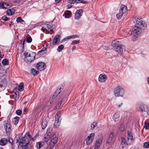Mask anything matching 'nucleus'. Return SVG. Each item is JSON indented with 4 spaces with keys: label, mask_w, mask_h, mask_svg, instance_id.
<instances>
[{
    "label": "nucleus",
    "mask_w": 149,
    "mask_h": 149,
    "mask_svg": "<svg viewBox=\"0 0 149 149\" xmlns=\"http://www.w3.org/2000/svg\"><path fill=\"white\" fill-rule=\"evenodd\" d=\"M143 146L145 148H149V142H145L144 143Z\"/></svg>",
    "instance_id": "obj_39"
},
{
    "label": "nucleus",
    "mask_w": 149,
    "mask_h": 149,
    "mask_svg": "<svg viewBox=\"0 0 149 149\" xmlns=\"http://www.w3.org/2000/svg\"><path fill=\"white\" fill-rule=\"evenodd\" d=\"M144 125H145V127L147 129L149 128V124L147 123L146 121H145L144 122Z\"/></svg>",
    "instance_id": "obj_48"
},
{
    "label": "nucleus",
    "mask_w": 149,
    "mask_h": 149,
    "mask_svg": "<svg viewBox=\"0 0 149 149\" xmlns=\"http://www.w3.org/2000/svg\"><path fill=\"white\" fill-rule=\"evenodd\" d=\"M24 55L25 56V61L26 62L30 63L34 60L36 53L32 52H25Z\"/></svg>",
    "instance_id": "obj_4"
},
{
    "label": "nucleus",
    "mask_w": 149,
    "mask_h": 149,
    "mask_svg": "<svg viewBox=\"0 0 149 149\" xmlns=\"http://www.w3.org/2000/svg\"><path fill=\"white\" fill-rule=\"evenodd\" d=\"M123 15V13L120 11L119 13L117 14L116 15V17L118 19H120L121 18Z\"/></svg>",
    "instance_id": "obj_38"
},
{
    "label": "nucleus",
    "mask_w": 149,
    "mask_h": 149,
    "mask_svg": "<svg viewBox=\"0 0 149 149\" xmlns=\"http://www.w3.org/2000/svg\"><path fill=\"white\" fill-rule=\"evenodd\" d=\"M114 137V134L113 133L111 132V133L109 135V137L111 138L112 139Z\"/></svg>",
    "instance_id": "obj_54"
},
{
    "label": "nucleus",
    "mask_w": 149,
    "mask_h": 149,
    "mask_svg": "<svg viewBox=\"0 0 149 149\" xmlns=\"http://www.w3.org/2000/svg\"><path fill=\"white\" fill-rule=\"evenodd\" d=\"M22 20L21 17H19L17 18L16 22L17 23H19Z\"/></svg>",
    "instance_id": "obj_50"
},
{
    "label": "nucleus",
    "mask_w": 149,
    "mask_h": 149,
    "mask_svg": "<svg viewBox=\"0 0 149 149\" xmlns=\"http://www.w3.org/2000/svg\"><path fill=\"white\" fill-rule=\"evenodd\" d=\"M22 134H19L16 136V143H18L19 144L20 143V142L19 141V140L20 139L21 137Z\"/></svg>",
    "instance_id": "obj_26"
},
{
    "label": "nucleus",
    "mask_w": 149,
    "mask_h": 149,
    "mask_svg": "<svg viewBox=\"0 0 149 149\" xmlns=\"http://www.w3.org/2000/svg\"><path fill=\"white\" fill-rule=\"evenodd\" d=\"M10 10H11V13H12L13 14V15L14 14V13L15 12V9L13 8H12Z\"/></svg>",
    "instance_id": "obj_55"
},
{
    "label": "nucleus",
    "mask_w": 149,
    "mask_h": 149,
    "mask_svg": "<svg viewBox=\"0 0 149 149\" xmlns=\"http://www.w3.org/2000/svg\"><path fill=\"white\" fill-rule=\"evenodd\" d=\"M48 123V122L45 119H43L41 123L42 128V129H44L47 126Z\"/></svg>",
    "instance_id": "obj_22"
},
{
    "label": "nucleus",
    "mask_w": 149,
    "mask_h": 149,
    "mask_svg": "<svg viewBox=\"0 0 149 149\" xmlns=\"http://www.w3.org/2000/svg\"><path fill=\"white\" fill-rule=\"evenodd\" d=\"M82 13L83 11L82 10H77L75 14L74 17L75 19L77 20L79 19L82 15Z\"/></svg>",
    "instance_id": "obj_13"
},
{
    "label": "nucleus",
    "mask_w": 149,
    "mask_h": 149,
    "mask_svg": "<svg viewBox=\"0 0 149 149\" xmlns=\"http://www.w3.org/2000/svg\"><path fill=\"white\" fill-rule=\"evenodd\" d=\"M0 60L1 59V58H3L4 56L3 54L1 55L0 54Z\"/></svg>",
    "instance_id": "obj_64"
},
{
    "label": "nucleus",
    "mask_w": 149,
    "mask_h": 149,
    "mask_svg": "<svg viewBox=\"0 0 149 149\" xmlns=\"http://www.w3.org/2000/svg\"><path fill=\"white\" fill-rule=\"evenodd\" d=\"M61 37V36L60 35H57L53 39L52 44L54 45H56L60 41V38Z\"/></svg>",
    "instance_id": "obj_16"
},
{
    "label": "nucleus",
    "mask_w": 149,
    "mask_h": 149,
    "mask_svg": "<svg viewBox=\"0 0 149 149\" xmlns=\"http://www.w3.org/2000/svg\"><path fill=\"white\" fill-rule=\"evenodd\" d=\"M6 4V3L1 2L0 3V8L6 9V8L5 6V5Z\"/></svg>",
    "instance_id": "obj_33"
},
{
    "label": "nucleus",
    "mask_w": 149,
    "mask_h": 149,
    "mask_svg": "<svg viewBox=\"0 0 149 149\" xmlns=\"http://www.w3.org/2000/svg\"><path fill=\"white\" fill-rule=\"evenodd\" d=\"M49 134H50V133H49ZM44 136H46V137H47L48 136L50 137V135L49 134V133H47L46 134H45Z\"/></svg>",
    "instance_id": "obj_60"
},
{
    "label": "nucleus",
    "mask_w": 149,
    "mask_h": 149,
    "mask_svg": "<svg viewBox=\"0 0 149 149\" xmlns=\"http://www.w3.org/2000/svg\"><path fill=\"white\" fill-rule=\"evenodd\" d=\"M120 130L122 131H123L124 130V127L123 125H121L120 126Z\"/></svg>",
    "instance_id": "obj_56"
},
{
    "label": "nucleus",
    "mask_w": 149,
    "mask_h": 149,
    "mask_svg": "<svg viewBox=\"0 0 149 149\" xmlns=\"http://www.w3.org/2000/svg\"><path fill=\"white\" fill-rule=\"evenodd\" d=\"M112 45L113 47L114 48L116 51L118 53H124L126 50L125 46L123 45H120L119 41L117 40L113 41Z\"/></svg>",
    "instance_id": "obj_2"
},
{
    "label": "nucleus",
    "mask_w": 149,
    "mask_h": 149,
    "mask_svg": "<svg viewBox=\"0 0 149 149\" xmlns=\"http://www.w3.org/2000/svg\"><path fill=\"white\" fill-rule=\"evenodd\" d=\"M8 142L10 143L13 149H14L15 148L13 147V140L12 138L10 137H8Z\"/></svg>",
    "instance_id": "obj_30"
},
{
    "label": "nucleus",
    "mask_w": 149,
    "mask_h": 149,
    "mask_svg": "<svg viewBox=\"0 0 149 149\" xmlns=\"http://www.w3.org/2000/svg\"><path fill=\"white\" fill-rule=\"evenodd\" d=\"M107 78V76L106 75L100 74L99 77V80L101 82H104L106 80Z\"/></svg>",
    "instance_id": "obj_17"
},
{
    "label": "nucleus",
    "mask_w": 149,
    "mask_h": 149,
    "mask_svg": "<svg viewBox=\"0 0 149 149\" xmlns=\"http://www.w3.org/2000/svg\"><path fill=\"white\" fill-rule=\"evenodd\" d=\"M137 36H136V35L134 34V35H133L132 37V39L133 41H134L137 39Z\"/></svg>",
    "instance_id": "obj_46"
},
{
    "label": "nucleus",
    "mask_w": 149,
    "mask_h": 149,
    "mask_svg": "<svg viewBox=\"0 0 149 149\" xmlns=\"http://www.w3.org/2000/svg\"><path fill=\"white\" fill-rule=\"evenodd\" d=\"M64 46L63 45H60L58 48L57 50L58 52H61L64 48Z\"/></svg>",
    "instance_id": "obj_36"
},
{
    "label": "nucleus",
    "mask_w": 149,
    "mask_h": 149,
    "mask_svg": "<svg viewBox=\"0 0 149 149\" xmlns=\"http://www.w3.org/2000/svg\"><path fill=\"white\" fill-rule=\"evenodd\" d=\"M142 29V28L140 27H138L135 26L132 30L133 35L135 34L136 36H138V35H139L141 33V32Z\"/></svg>",
    "instance_id": "obj_10"
},
{
    "label": "nucleus",
    "mask_w": 149,
    "mask_h": 149,
    "mask_svg": "<svg viewBox=\"0 0 149 149\" xmlns=\"http://www.w3.org/2000/svg\"><path fill=\"white\" fill-rule=\"evenodd\" d=\"M127 140L129 141H131V143H132L134 140L135 139L133 137L132 134L129 131L127 132Z\"/></svg>",
    "instance_id": "obj_15"
},
{
    "label": "nucleus",
    "mask_w": 149,
    "mask_h": 149,
    "mask_svg": "<svg viewBox=\"0 0 149 149\" xmlns=\"http://www.w3.org/2000/svg\"><path fill=\"white\" fill-rule=\"evenodd\" d=\"M112 139L111 138H110L109 137V138L107 139V143L109 144L110 143L112 142Z\"/></svg>",
    "instance_id": "obj_45"
},
{
    "label": "nucleus",
    "mask_w": 149,
    "mask_h": 149,
    "mask_svg": "<svg viewBox=\"0 0 149 149\" xmlns=\"http://www.w3.org/2000/svg\"><path fill=\"white\" fill-rule=\"evenodd\" d=\"M57 96V95L56 94L54 93L53 94V95L52 97V98L53 99H55Z\"/></svg>",
    "instance_id": "obj_58"
},
{
    "label": "nucleus",
    "mask_w": 149,
    "mask_h": 149,
    "mask_svg": "<svg viewBox=\"0 0 149 149\" xmlns=\"http://www.w3.org/2000/svg\"><path fill=\"white\" fill-rule=\"evenodd\" d=\"M55 2L57 4L59 3L61 1V0H55Z\"/></svg>",
    "instance_id": "obj_61"
},
{
    "label": "nucleus",
    "mask_w": 149,
    "mask_h": 149,
    "mask_svg": "<svg viewBox=\"0 0 149 149\" xmlns=\"http://www.w3.org/2000/svg\"><path fill=\"white\" fill-rule=\"evenodd\" d=\"M127 11V8L126 6L124 5H122L120 6V11L123 13V14L125 13Z\"/></svg>",
    "instance_id": "obj_21"
},
{
    "label": "nucleus",
    "mask_w": 149,
    "mask_h": 149,
    "mask_svg": "<svg viewBox=\"0 0 149 149\" xmlns=\"http://www.w3.org/2000/svg\"><path fill=\"white\" fill-rule=\"evenodd\" d=\"M102 142V139H97L95 142L94 149H98Z\"/></svg>",
    "instance_id": "obj_14"
},
{
    "label": "nucleus",
    "mask_w": 149,
    "mask_h": 149,
    "mask_svg": "<svg viewBox=\"0 0 149 149\" xmlns=\"http://www.w3.org/2000/svg\"><path fill=\"white\" fill-rule=\"evenodd\" d=\"M3 73L2 74L3 75H5L6 74V71L5 70H3Z\"/></svg>",
    "instance_id": "obj_62"
},
{
    "label": "nucleus",
    "mask_w": 149,
    "mask_h": 149,
    "mask_svg": "<svg viewBox=\"0 0 149 149\" xmlns=\"http://www.w3.org/2000/svg\"><path fill=\"white\" fill-rule=\"evenodd\" d=\"M18 89L20 91H22L24 88V84L23 83H21L18 86Z\"/></svg>",
    "instance_id": "obj_28"
},
{
    "label": "nucleus",
    "mask_w": 149,
    "mask_h": 149,
    "mask_svg": "<svg viewBox=\"0 0 149 149\" xmlns=\"http://www.w3.org/2000/svg\"><path fill=\"white\" fill-rule=\"evenodd\" d=\"M58 137L56 134H54L52 137L51 142L53 143V144H56L57 141Z\"/></svg>",
    "instance_id": "obj_20"
},
{
    "label": "nucleus",
    "mask_w": 149,
    "mask_h": 149,
    "mask_svg": "<svg viewBox=\"0 0 149 149\" xmlns=\"http://www.w3.org/2000/svg\"><path fill=\"white\" fill-rule=\"evenodd\" d=\"M7 85V82L6 79H4L0 81V91L4 90Z\"/></svg>",
    "instance_id": "obj_8"
},
{
    "label": "nucleus",
    "mask_w": 149,
    "mask_h": 149,
    "mask_svg": "<svg viewBox=\"0 0 149 149\" xmlns=\"http://www.w3.org/2000/svg\"><path fill=\"white\" fill-rule=\"evenodd\" d=\"M52 28L51 26L48 24H45L44 26L41 29V30L44 32V31H46L47 29Z\"/></svg>",
    "instance_id": "obj_23"
},
{
    "label": "nucleus",
    "mask_w": 149,
    "mask_h": 149,
    "mask_svg": "<svg viewBox=\"0 0 149 149\" xmlns=\"http://www.w3.org/2000/svg\"><path fill=\"white\" fill-rule=\"evenodd\" d=\"M97 123L95 122H93V124L91 125V129L93 130L94 129L95 127L97 126Z\"/></svg>",
    "instance_id": "obj_35"
},
{
    "label": "nucleus",
    "mask_w": 149,
    "mask_h": 149,
    "mask_svg": "<svg viewBox=\"0 0 149 149\" xmlns=\"http://www.w3.org/2000/svg\"><path fill=\"white\" fill-rule=\"evenodd\" d=\"M14 91V94L13 95H16L17 94V93H18V92H15V91L16 90V89L15 88V89H14L13 90Z\"/></svg>",
    "instance_id": "obj_63"
},
{
    "label": "nucleus",
    "mask_w": 149,
    "mask_h": 149,
    "mask_svg": "<svg viewBox=\"0 0 149 149\" xmlns=\"http://www.w3.org/2000/svg\"><path fill=\"white\" fill-rule=\"evenodd\" d=\"M19 93H17V94L16 95H13L12 96H10L11 98H14L15 100H17L19 99Z\"/></svg>",
    "instance_id": "obj_29"
},
{
    "label": "nucleus",
    "mask_w": 149,
    "mask_h": 149,
    "mask_svg": "<svg viewBox=\"0 0 149 149\" xmlns=\"http://www.w3.org/2000/svg\"><path fill=\"white\" fill-rule=\"evenodd\" d=\"M147 107L146 105L141 104L139 107L140 111L142 112H146L147 111Z\"/></svg>",
    "instance_id": "obj_18"
},
{
    "label": "nucleus",
    "mask_w": 149,
    "mask_h": 149,
    "mask_svg": "<svg viewBox=\"0 0 149 149\" xmlns=\"http://www.w3.org/2000/svg\"><path fill=\"white\" fill-rule=\"evenodd\" d=\"M44 145V142L43 141L38 142L36 143V146L38 148H40Z\"/></svg>",
    "instance_id": "obj_27"
},
{
    "label": "nucleus",
    "mask_w": 149,
    "mask_h": 149,
    "mask_svg": "<svg viewBox=\"0 0 149 149\" xmlns=\"http://www.w3.org/2000/svg\"><path fill=\"white\" fill-rule=\"evenodd\" d=\"M8 142V139L3 138L0 140V145L2 146L6 145Z\"/></svg>",
    "instance_id": "obj_19"
},
{
    "label": "nucleus",
    "mask_w": 149,
    "mask_h": 149,
    "mask_svg": "<svg viewBox=\"0 0 149 149\" xmlns=\"http://www.w3.org/2000/svg\"><path fill=\"white\" fill-rule=\"evenodd\" d=\"M75 2L77 3H82L85 4L88 3L87 2L85 1L84 0H76Z\"/></svg>",
    "instance_id": "obj_34"
},
{
    "label": "nucleus",
    "mask_w": 149,
    "mask_h": 149,
    "mask_svg": "<svg viewBox=\"0 0 149 149\" xmlns=\"http://www.w3.org/2000/svg\"><path fill=\"white\" fill-rule=\"evenodd\" d=\"M121 140L122 148L123 149H127L128 147V144L125 138L123 137H121Z\"/></svg>",
    "instance_id": "obj_12"
},
{
    "label": "nucleus",
    "mask_w": 149,
    "mask_h": 149,
    "mask_svg": "<svg viewBox=\"0 0 149 149\" xmlns=\"http://www.w3.org/2000/svg\"><path fill=\"white\" fill-rule=\"evenodd\" d=\"M46 49V48H43L41 50H40V51L39 52V53H40L41 52L43 51H44Z\"/></svg>",
    "instance_id": "obj_59"
},
{
    "label": "nucleus",
    "mask_w": 149,
    "mask_h": 149,
    "mask_svg": "<svg viewBox=\"0 0 149 149\" xmlns=\"http://www.w3.org/2000/svg\"><path fill=\"white\" fill-rule=\"evenodd\" d=\"M44 139H43V141L45 142H47L49 141V137L48 136V137H46V136H44Z\"/></svg>",
    "instance_id": "obj_43"
},
{
    "label": "nucleus",
    "mask_w": 149,
    "mask_h": 149,
    "mask_svg": "<svg viewBox=\"0 0 149 149\" xmlns=\"http://www.w3.org/2000/svg\"><path fill=\"white\" fill-rule=\"evenodd\" d=\"M31 137L29 133L27 132L20 140V143L22 144L21 146L22 149H29L28 146L31 139Z\"/></svg>",
    "instance_id": "obj_1"
},
{
    "label": "nucleus",
    "mask_w": 149,
    "mask_h": 149,
    "mask_svg": "<svg viewBox=\"0 0 149 149\" xmlns=\"http://www.w3.org/2000/svg\"><path fill=\"white\" fill-rule=\"evenodd\" d=\"M19 119V117L18 116H16L13 119L12 121L13 123L16 125L18 123Z\"/></svg>",
    "instance_id": "obj_25"
},
{
    "label": "nucleus",
    "mask_w": 149,
    "mask_h": 149,
    "mask_svg": "<svg viewBox=\"0 0 149 149\" xmlns=\"http://www.w3.org/2000/svg\"><path fill=\"white\" fill-rule=\"evenodd\" d=\"M1 18L3 20H4L5 21L8 20L9 19V18L7 17L5 15L3 16Z\"/></svg>",
    "instance_id": "obj_40"
},
{
    "label": "nucleus",
    "mask_w": 149,
    "mask_h": 149,
    "mask_svg": "<svg viewBox=\"0 0 149 149\" xmlns=\"http://www.w3.org/2000/svg\"><path fill=\"white\" fill-rule=\"evenodd\" d=\"M39 135V134H38L37 133V134H36V135L35 136H34V137L32 138H31V139L32 140H33V141H34L35 140H36V138L37 137H38Z\"/></svg>",
    "instance_id": "obj_53"
},
{
    "label": "nucleus",
    "mask_w": 149,
    "mask_h": 149,
    "mask_svg": "<svg viewBox=\"0 0 149 149\" xmlns=\"http://www.w3.org/2000/svg\"><path fill=\"white\" fill-rule=\"evenodd\" d=\"M2 63L4 65H8L9 64L8 61L6 59H5L2 61Z\"/></svg>",
    "instance_id": "obj_32"
},
{
    "label": "nucleus",
    "mask_w": 149,
    "mask_h": 149,
    "mask_svg": "<svg viewBox=\"0 0 149 149\" xmlns=\"http://www.w3.org/2000/svg\"><path fill=\"white\" fill-rule=\"evenodd\" d=\"M114 93L116 97H123L124 94V90L121 87L118 86L115 89Z\"/></svg>",
    "instance_id": "obj_5"
},
{
    "label": "nucleus",
    "mask_w": 149,
    "mask_h": 149,
    "mask_svg": "<svg viewBox=\"0 0 149 149\" xmlns=\"http://www.w3.org/2000/svg\"><path fill=\"white\" fill-rule=\"evenodd\" d=\"M7 14L8 15H13L10 9H9L7 10Z\"/></svg>",
    "instance_id": "obj_47"
},
{
    "label": "nucleus",
    "mask_w": 149,
    "mask_h": 149,
    "mask_svg": "<svg viewBox=\"0 0 149 149\" xmlns=\"http://www.w3.org/2000/svg\"><path fill=\"white\" fill-rule=\"evenodd\" d=\"M46 67L45 63L42 62L38 63L36 65V68L40 71L44 70Z\"/></svg>",
    "instance_id": "obj_9"
},
{
    "label": "nucleus",
    "mask_w": 149,
    "mask_h": 149,
    "mask_svg": "<svg viewBox=\"0 0 149 149\" xmlns=\"http://www.w3.org/2000/svg\"><path fill=\"white\" fill-rule=\"evenodd\" d=\"M79 42V40H74L72 41V44L74 45L78 44Z\"/></svg>",
    "instance_id": "obj_49"
},
{
    "label": "nucleus",
    "mask_w": 149,
    "mask_h": 149,
    "mask_svg": "<svg viewBox=\"0 0 149 149\" xmlns=\"http://www.w3.org/2000/svg\"><path fill=\"white\" fill-rule=\"evenodd\" d=\"M61 88H60L59 89H57L55 93L57 95L60 93L61 92Z\"/></svg>",
    "instance_id": "obj_51"
},
{
    "label": "nucleus",
    "mask_w": 149,
    "mask_h": 149,
    "mask_svg": "<svg viewBox=\"0 0 149 149\" xmlns=\"http://www.w3.org/2000/svg\"><path fill=\"white\" fill-rule=\"evenodd\" d=\"M77 36V35H73L72 36H69L67 38V39H69L71 38H75V36Z\"/></svg>",
    "instance_id": "obj_52"
},
{
    "label": "nucleus",
    "mask_w": 149,
    "mask_h": 149,
    "mask_svg": "<svg viewBox=\"0 0 149 149\" xmlns=\"http://www.w3.org/2000/svg\"><path fill=\"white\" fill-rule=\"evenodd\" d=\"M62 103V102L61 101L58 102L57 104V105L58 107H59L60 106L61 104Z\"/></svg>",
    "instance_id": "obj_57"
},
{
    "label": "nucleus",
    "mask_w": 149,
    "mask_h": 149,
    "mask_svg": "<svg viewBox=\"0 0 149 149\" xmlns=\"http://www.w3.org/2000/svg\"><path fill=\"white\" fill-rule=\"evenodd\" d=\"M95 137V134L92 133L90 134L86 139V143L87 145H90L92 143Z\"/></svg>",
    "instance_id": "obj_7"
},
{
    "label": "nucleus",
    "mask_w": 149,
    "mask_h": 149,
    "mask_svg": "<svg viewBox=\"0 0 149 149\" xmlns=\"http://www.w3.org/2000/svg\"><path fill=\"white\" fill-rule=\"evenodd\" d=\"M55 144H53V143L50 142V146L49 148L50 149H52L54 147V145Z\"/></svg>",
    "instance_id": "obj_44"
},
{
    "label": "nucleus",
    "mask_w": 149,
    "mask_h": 149,
    "mask_svg": "<svg viewBox=\"0 0 149 149\" xmlns=\"http://www.w3.org/2000/svg\"><path fill=\"white\" fill-rule=\"evenodd\" d=\"M30 72L31 74L34 76L38 75L39 73V71L36 70L34 68L31 69Z\"/></svg>",
    "instance_id": "obj_24"
},
{
    "label": "nucleus",
    "mask_w": 149,
    "mask_h": 149,
    "mask_svg": "<svg viewBox=\"0 0 149 149\" xmlns=\"http://www.w3.org/2000/svg\"><path fill=\"white\" fill-rule=\"evenodd\" d=\"M3 125L6 132L7 133H9L11 131L10 123L8 121H5L4 122Z\"/></svg>",
    "instance_id": "obj_11"
},
{
    "label": "nucleus",
    "mask_w": 149,
    "mask_h": 149,
    "mask_svg": "<svg viewBox=\"0 0 149 149\" xmlns=\"http://www.w3.org/2000/svg\"><path fill=\"white\" fill-rule=\"evenodd\" d=\"M133 20L135 26L140 27L142 28V29H146V24L143 18L138 17H136L133 19Z\"/></svg>",
    "instance_id": "obj_3"
},
{
    "label": "nucleus",
    "mask_w": 149,
    "mask_h": 149,
    "mask_svg": "<svg viewBox=\"0 0 149 149\" xmlns=\"http://www.w3.org/2000/svg\"><path fill=\"white\" fill-rule=\"evenodd\" d=\"M71 13L70 11L66 10L65 13V18H69L70 17V13Z\"/></svg>",
    "instance_id": "obj_31"
},
{
    "label": "nucleus",
    "mask_w": 149,
    "mask_h": 149,
    "mask_svg": "<svg viewBox=\"0 0 149 149\" xmlns=\"http://www.w3.org/2000/svg\"><path fill=\"white\" fill-rule=\"evenodd\" d=\"M119 117L120 114L118 112L116 113L113 115V118L115 119H117Z\"/></svg>",
    "instance_id": "obj_37"
},
{
    "label": "nucleus",
    "mask_w": 149,
    "mask_h": 149,
    "mask_svg": "<svg viewBox=\"0 0 149 149\" xmlns=\"http://www.w3.org/2000/svg\"><path fill=\"white\" fill-rule=\"evenodd\" d=\"M16 113L17 115L20 116L22 113V111L21 110L19 109L16 111Z\"/></svg>",
    "instance_id": "obj_41"
},
{
    "label": "nucleus",
    "mask_w": 149,
    "mask_h": 149,
    "mask_svg": "<svg viewBox=\"0 0 149 149\" xmlns=\"http://www.w3.org/2000/svg\"><path fill=\"white\" fill-rule=\"evenodd\" d=\"M61 113L59 112H58L55 116V121L54 124V126L56 127H58L61 122Z\"/></svg>",
    "instance_id": "obj_6"
},
{
    "label": "nucleus",
    "mask_w": 149,
    "mask_h": 149,
    "mask_svg": "<svg viewBox=\"0 0 149 149\" xmlns=\"http://www.w3.org/2000/svg\"><path fill=\"white\" fill-rule=\"evenodd\" d=\"M32 41V39L31 37H28L26 39V41L28 43H30Z\"/></svg>",
    "instance_id": "obj_42"
}]
</instances>
